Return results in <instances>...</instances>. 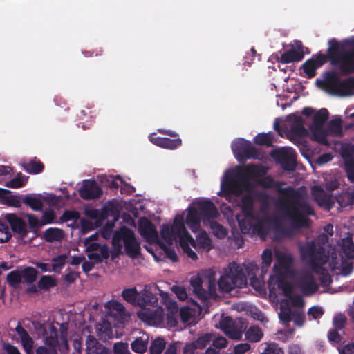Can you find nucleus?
Masks as SVG:
<instances>
[{"instance_id":"nucleus-38","label":"nucleus","mask_w":354,"mask_h":354,"mask_svg":"<svg viewBox=\"0 0 354 354\" xmlns=\"http://www.w3.org/2000/svg\"><path fill=\"white\" fill-rule=\"evenodd\" d=\"M335 199L342 207L351 205L354 203V192H343Z\"/></svg>"},{"instance_id":"nucleus-26","label":"nucleus","mask_w":354,"mask_h":354,"mask_svg":"<svg viewBox=\"0 0 354 354\" xmlns=\"http://www.w3.org/2000/svg\"><path fill=\"white\" fill-rule=\"evenodd\" d=\"M292 118L288 136L301 138L308 136V131L304 127V120L302 117L293 116Z\"/></svg>"},{"instance_id":"nucleus-63","label":"nucleus","mask_w":354,"mask_h":354,"mask_svg":"<svg viewBox=\"0 0 354 354\" xmlns=\"http://www.w3.org/2000/svg\"><path fill=\"white\" fill-rule=\"evenodd\" d=\"M245 270L249 277H250L251 281L255 278V271L258 270L257 264L253 262L244 264Z\"/></svg>"},{"instance_id":"nucleus-23","label":"nucleus","mask_w":354,"mask_h":354,"mask_svg":"<svg viewBox=\"0 0 354 354\" xmlns=\"http://www.w3.org/2000/svg\"><path fill=\"white\" fill-rule=\"evenodd\" d=\"M212 335L210 333L203 334L192 342L186 344L183 348V353L194 354L196 350L205 348L212 340Z\"/></svg>"},{"instance_id":"nucleus-61","label":"nucleus","mask_w":354,"mask_h":354,"mask_svg":"<svg viewBox=\"0 0 354 354\" xmlns=\"http://www.w3.org/2000/svg\"><path fill=\"white\" fill-rule=\"evenodd\" d=\"M346 318L343 315H338L333 319V325L335 329L342 330L346 324Z\"/></svg>"},{"instance_id":"nucleus-7","label":"nucleus","mask_w":354,"mask_h":354,"mask_svg":"<svg viewBox=\"0 0 354 354\" xmlns=\"http://www.w3.org/2000/svg\"><path fill=\"white\" fill-rule=\"evenodd\" d=\"M247 279L239 264L232 262L228 266V268L218 281L219 290L223 292H230L236 288H243L246 285Z\"/></svg>"},{"instance_id":"nucleus-2","label":"nucleus","mask_w":354,"mask_h":354,"mask_svg":"<svg viewBox=\"0 0 354 354\" xmlns=\"http://www.w3.org/2000/svg\"><path fill=\"white\" fill-rule=\"evenodd\" d=\"M301 257L311 268L312 271L319 275L321 286L327 287L332 283V279L328 271L323 268L329 259L326 248L315 241L307 242L300 249Z\"/></svg>"},{"instance_id":"nucleus-60","label":"nucleus","mask_w":354,"mask_h":354,"mask_svg":"<svg viewBox=\"0 0 354 354\" xmlns=\"http://www.w3.org/2000/svg\"><path fill=\"white\" fill-rule=\"evenodd\" d=\"M55 217V213L53 210L46 211L41 218L42 225L53 223Z\"/></svg>"},{"instance_id":"nucleus-17","label":"nucleus","mask_w":354,"mask_h":354,"mask_svg":"<svg viewBox=\"0 0 354 354\" xmlns=\"http://www.w3.org/2000/svg\"><path fill=\"white\" fill-rule=\"evenodd\" d=\"M138 232L149 242L155 241L158 238L155 225L145 217H142L139 220Z\"/></svg>"},{"instance_id":"nucleus-57","label":"nucleus","mask_w":354,"mask_h":354,"mask_svg":"<svg viewBox=\"0 0 354 354\" xmlns=\"http://www.w3.org/2000/svg\"><path fill=\"white\" fill-rule=\"evenodd\" d=\"M262 268H268L272 261V253L270 249H265L261 254Z\"/></svg>"},{"instance_id":"nucleus-8","label":"nucleus","mask_w":354,"mask_h":354,"mask_svg":"<svg viewBox=\"0 0 354 354\" xmlns=\"http://www.w3.org/2000/svg\"><path fill=\"white\" fill-rule=\"evenodd\" d=\"M323 84L328 93L341 97L351 95L354 90V77L341 80L335 73H329Z\"/></svg>"},{"instance_id":"nucleus-12","label":"nucleus","mask_w":354,"mask_h":354,"mask_svg":"<svg viewBox=\"0 0 354 354\" xmlns=\"http://www.w3.org/2000/svg\"><path fill=\"white\" fill-rule=\"evenodd\" d=\"M232 149L236 156L245 158L258 159L260 153L250 142L243 138L234 140L232 144Z\"/></svg>"},{"instance_id":"nucleus-5","label":"nucleus","mask_w":354,"mask_h":354,"mask_svg":"<svg viewBox=\"0 0 354 354\" xmlns=\"http://www.w3.org/2000/svg\"><path fill=\"white\" fill-rule=\"evenodd\" d=\"M137 304L142 308L138 313L142 320L153 324H160L163 321V309L157 306L158 299L151 292L140 295Z\"/></svg>"},{"instance_id":"nucleus-28","label":"nucleus","mask_w":354,"mask_h":354,"mask_svg":"<svg viewBox=\"0 0 354 354\" xmlns=\"http://www.w3.org/2000/svg\"><path fill=\"white\" fill-rule=\"evenodd\" d=\"M15 330L19 336L21 344L26 353L34 354L32 350L34 342L28 332L21 326L20 322H18Z\"/></svg>"},{"instance_id":"nucleus-25","label":"nucleus","mask_w":354,"mask_h":354,"mask_svg":"<svg viewBox=\"0 0 354 354\" xmlns=\"http://www.w3.org/2000/svg\"><path fill=\"white\" fill-rule=\"evenodd\" d=\"M241 211L244 215L243 221H248L250 218H256L257 214L254 212V201L253 197L250 194L242 196L241 200Z\"/></svg>"},{"instance_id":"nucleus-56","label":"nucleus","mask_w":354,"mask_h":354,"mask_svg":"<svg viewBox=\"0 0 354 354\" xmlns=\"http://www.w3.org/2000/svg\"><path fill=\"white\" fill-rule=\"evenodd\" d=\"M79 217L80 214L78 212L75 210H66L60 216L59 219L61 222H67L72 220L76 221Z\"/></svg>"},{"instance_id":"nucleus-58","label":"nucleus","mask_w":354,"mask_h":354,"mask_svg":"<svg viewBox=\"0 0 354 354\" xmlns=\"http://www.w3.org/2000/svg\"><path fill=\"white\" fill-rule=\"evenodd\" d=\"M113 351L115 354H129V346L127 343L118 342L114 344Z\"/></svg>"},{"instance_id":"nucleus-62","label":"nucleus","mask_w":354,"mask_h":354,"mask_svg":"<svg viewBox=\"0 0 354 354\" xmlns=\"http://www.w3.org/2000/svg\"><path fill=\"white\" fill-rule=\"evenodd\" d=\"M308 314L317 319L324 315V310L318 306H314L308 309Z\"/></svg>"},{"instance_id":"nucleus-29","label":"nucleus","mask_w":354,"mask_h":354,"mask_svg":"<svg viewBox=\"0 0 354 354\" xmlns=\"http://www.w3.org/2000/svg\"><path fill=\"white\" fill-rule=\"evenodd\" d=\"M24 170L30 174H38L44 170V163L36 157L21 163Z\"/></svg>"},{"instance_id":"nucleus-59","label":"nucleus","mask_w":354,"mask_h":354,"mask_svg":"<svg viewBox=\"0 0 354 354\" xmlns=\"http://www.w3.org/2000/svg\"><path fill=\"white\" fill-rule=\"evenodd\" d=\"M172 290L180 300L185 301L188 299L187 293L183 287L174 286Z\"/></svg>"},{"instance_id":"nucleus-35","label":"nucleus","mask_w":354,"mask_h":354,"mask_svg":"<svg viewBox=\"0 0 354 354\" xmlns=\"http://www.w3.org/2000/svg\"><path fill=\"white\" fill-rule=\"evenodd\" d=\"M328 111L322 108L317 111L313 117V124L310 127H322L325 122L328 119Z\"/></svg>"},{"instance_id":"nucleus-41","label":"nucleus","mask_w":354,"mask_h":354,"mask_svg":"<svg viewBox=\"0 0 354 354\" xmlns=\"http://www.w3.org/2000/svg\"><path fill=\"white\" fill-rule=\"evenodd\" d=\"M121 295L128 303L135 304L138 301L140 294L138 292L137 290L133 288L123 290Z\"/></svg>"},{"instance_id":"nucleus-43","label":"nucleus","mask_w":354,"mask_h":354,"mask_svg":"<svg viewBox=\"0 0 354 354\" xmlns=\"http://www.w3.org/2000/svg\"><path fill=\"white\" fill-rule=\"evenodd\" d=\"M56 286V279L49 275L42 276L38 281V288L41 290H49Z\"/></svg>"},{"instance_id":"nucleus-21","label":"nucleus","mask_w":354,"mask_h":354,"mask_svg":"<svg viewBox=\"0 0 354 354\" xmlns=\"http://www.w3.org/2000/svg\"><path fill=\"white\" fill-rule=\"evenodd\" d=\"M5 218L11 227L13 232L19 235L21 239H24L28 234L27 225L26 222L15 214H7Z\"/></svg>"},{"instance_id":"nucleus-44","label":"nucleus","mask_w":354,"mask_h":354,"mask_svg":"<svg viewBox=\"0 0 354 354\" xmlns=\"http://www.w3.org/2000/svg\"><path fill=\"white\" fill-rule=\"evenodd\" d=\"M21 272L22 279L27 283L31 284L37 279L38 272L32 267H26Z\"/></svg>"},{"instance_id":"nucleus-22","label":"nucleus","mask_w":354,"mask_h":354,"mask_svg":"<svg viewBox=\"0 0 354 354\" xmlns=\"http://www.w3.org/2000/svg\"><path fill=\"white\" fill-rule=\"evenodd\" d=\"M149 139L153 145L170 150L176 149L182 145V140L179 138L174 139L162 138L157 136L155 133H151L149 136Z\"/></svg>"},{"instance_id":"nucleus-10","label":"nucleus","mask_w":354,"mask_h":354,"mask_svg":"<svg viewBox=\"0 0 354 354\" xmlns=\"http://www.w3.org/2000/svg\"><path fill=\"white\" fill-rule=\"evenodd\" d=\"M248 327V322L243 318L233 319L230 316L223 317L219 322V328L230 339L240 340Z\"/></svg>"},{"instance_id":"nucleus-6","label":"nucleus","mask_w":354,"mask_h":354,"mask_svg":"<svg viewBox=\"0 0 354 354\" xmlns=\"http://www.w3.org/2000/svg\"><path fill=\"white\" fill-rule=\"evenodd\" d=\"M122 241L124 245L125 252L129 257L136 258L140 254V243L137 241L133 231L126 226L121 227L114 232L113 236L112 244L118 252H121L122 248Z\"/></svg>"},{"instance_id":"nucleus-14","label":"nucleus","mask_w":354,"mask_h":354,"mask_svg":"<svg viewBox=\"0 0 354 354\" xmlns=\"http://www.w3.org/2000/svg\"><path fill=\"white\" fill-rule=\"evenodd\" d=\"M194 204L201 215L204 223L210 222V221L214 220L219 216L217 208L209 199L199 200Z\"/></svg>"},{"instance_id":"nucleus-46","label":"nucleus","mask_w":354,"mask_h":354,"mask_svg":"<svg viewBox=\"0 0 354 354\" xmlns=\"http://www.w3.org/2000/svg\"><path fill=\"white\" fill-rule=\"evenodd\" d=\"M214 235L218 238H224L227 234V230L221 224L213 220L208 222Z\"/></svg>"},{"instance_id":"nucleus-19","label":"nucleus","mask_w":354,"mask_h":354,"mask_svg":"<svg viewBox=\"0 0 354 354\" xmlns=\"http://www.w3.org/2000/svg\"><path fill=\"white\" fill-rule=\"evenodd\" d=\"M304 57V46L301 41L296 42V48H292L284 52L279 58V62L282 64H289L292 62H298Z\"/></svg>"},{"instance_id":"nucleus-13","label":"nucleus","mask_w":354,"mask_h":354,"mask_svg":"<svg viewBox=\"0 0 354 354\" xmlns=\"http://www.w3.org/2000/svg\"><path fill=\"white\" fill-rule=\"evenodd\" d=\"M296 286L306 297L314 295L319 288L313 274L309 272L301 274L297 278Z\"/></svg>"},{"instance_id":"nucleus-20","label":"nucleus","mask_w":354,"mask_h":354,"mask_svg":"<svg viewBox=\"0 0 354 354\" xmlns=\"http://www.w3.org/2000/svg\"><path fill=\"white\" fill-rule=\"evenodd\" d=\"M108 315L117 322L123 324L127 319V313L124 306L120 302L111 300L106 304Z\"/></svg>"},{"instance_id":"nucleus-49","label":"nucleus","mask_w":354,"mask_h":354,"mask_svg":"<svg viewBox=\"0 0 354 354\" xmlns=\"http://www.w3.org/2000/svg\"><path fill=\"white\" fill-rule=\"evenodd\" d=\"M6 279L11 287L16 288L21 282V272L18 270L12 271L8 274Z\"/></svg>"},{"instance_id":"nucleus-24","label":"nucleus","mask_w":354,"mask_h":354,"mask_svg":"<svg viewBox=\"0 0 354 354\" xmlns=\"http://www.w3.org/2000/svg\"><path fill=\"white\" fill-rule=\"evenodd\" d=\"M310 59L313 61L314 64L317 68L323 66L328 60L332 66L338 68L341 75H348L346 71H344L342 64L340 62H333V58L329 52V47L327 49L326 55L319 53L317 54L313 55Z\"/></svg>"},{"instance_id":"nucleus-64","label":"nucleus","mask_w":354,"mask_h":354,"mask_svg":"<svg viewBox=\"0 0 354 354\" xmlns=\"http://www.w3.org/2000/svg\"><path fill=\"white\" fill-rule=\"evenodd\" d=\"M292 319L294 323L298 326H302L305 322V315L303 313L298 311L292 312Z\"/></svg>"},{"instance_id":"nucleus-51","label":"nucleus","mask_w":354,"mask_h":354,"mask_svg":"<svg viewBox=\"0 0 354 354\" xmlns=\"http://www.w3.org/2000/svg\"><path fill=\"white\" fill-rule=\"evenodd\" d=\"M12 237V234L8 224L0 221V243L8 242Z\"/></svg>"},{"instance_id":"nucleus-53","label":"nucleus","mask_w":354,"mask_h":354,"mask_svg":"<svg viewBox=\"0 0 354 354\" xmlns=\"http://www.w3.org/2000/svg\"><path fill=\"white\" fill-rule=\"evenodd\" d=\"M345 171L348 181L354 183V159L353 158L345 160Z\"/></svg>"},{"instance_id":"nucleus-48","label":"nucleus","mask_w":354,"mask_h":354,"mask_svg":"<svg viewBox=\"0 0 354 354\" xmlns=\"http://www.w3.org/2000/svg\"><path fill=\"white\" fill-rule=\"evenodd\" d=\"M165 348V342L162 338H156L153 340L149 347L151 354H160Z\"/></svg>"},{"instance_id":"nucleus-9","label":"nucleus","mask_w":354,"mask_h":354,"mask_svg":"<svg viewBox=\"0 0 354 354\" xmlns=\"http://www.w3.org/2000/svg\"><path fill=\"white\" fill-rule=\"evenodd\" d=\"M239 225L243 233L252 232L259 236L262 240H266L271 230V221L268 218H260L259 215L256 218L239 221Z\"/></svg>"},{"instance_id":"nucleus-3","label":"nucleus","mask_w":354,"mask_h":354,"mask_svg":"<svg viewBox=\"0 0 354 354\" xmlns=\"http://www.w3.org/2000/svg\"><path fill=\"white\" fill-rule=\"evenodd\" d=\"M266 170L259 165L249 164L237 169L235 176H227L222 182L221 190L227 194L239 196L243 192V186L249 187L252 177H259L266 174Z\"/></svg>"},{"instance_id":"nucleus-40","label":"nucleus","mask_w":354,"mask_h":354,"mask_svg":"<svg viewBox=\"0 0 354 354\" xmlns=\"http://www.w3.org/2000/svg\"><path fill=\"white\" fill-rule=\"evenodd\" d=\"M341 250L348 259L354 258V243L352 238L346 237L342 239Z\"/></svg>"},{"instance_id":"nucleus-52","label":"nucleus","mask_w":354,"mask_h":354,"mask_svg":"<svg viewBox=\"0 0 354 354\" xmlns=\"http://www.w3.org/2000/svg\"><path fill=\"white\" fill-rule=\"evenodd\" d=\"M292 312L290 307L281 306L279 317L284 324L288 325L290 322L292 320Z\"/></svg>"},{"instance_id":"nucleus-27","label":"nucleus","mask_w":354,"mask_h":354,"mask_svg":"<svg viewBox=\"0 0 354 354\" xmlns=\"http://www.w3.org/2000/svg\"><path fill=\"white\" fill-rule=\"evenodd\" d=\"M201 220H203L201 215L195 207L187 208L185 223L193 232H196L200 229Z\"/></svg>"},{"instance_id":"nucleus-45","label":"nucleus","mask_w":354,"mask_h":354,"mask_svg":"<svg viewBox=\"0 0 354 354\" xmlns=\"http://www.w3.org/2000/svg\"><path fill=\"white\" fill-rule=\"evenodd\" d=\"M40 328L42 330V335L46 336L44 341L45 344L49 346V349L56 352V348L59 343L58 338L53 336H48V331L44 324H40Z\"/></svg>"},{"instance_id":"nucleus-32","label":"nucleus","mask_w":354,"mask_h":354,"mask_svg":"<svg viewBox=\"0 0 354 354\" xmlns=\"http://www.w3.org/2000/svg\"><path fill=\"white\" fill-rule=\"evenodd\" d=\"M64 236V230L60 228L49 227L44 232V239L48 243L61 241Z\"/></svg>"},{"instance_id":"nucleus-15","label":"nucleus","mask_w":354,"mask_h":354,"mask_svg":"<svg viewBox=\"0 0 354 354\" xmlns=\"http://www.w3.org/2000/svg\"><path fill=\"white\" fill-rule=\"evenodd\" d=\"M173 234L176 239L178 238L180 243L187 241L192 245L195 246V241L189 234L185 226V220L183 215H177L174 221V224L171 226Z\"/></svg>"},{"instance_id":"nucleus-50","label":"nucleus","mask_w":354,"mask_h":354,"mask_svg":"<svg viewBox=\"0 0 354 354\" xmlns=\"http://www.w3.org/2000/svg\"><path fill=\"white\" fill-rule=\"evenodd\" d=\"M302 68L308 78H313L316 75V70L318 68L311 59L306 60L302 64Z\"/></svg>"},{"instance_id":"nucleus-34","label":"nucleus","mask_w":354,"mask_h":354,"mask_svg":"<svg viewBox=\"0 0 354 354\" xmlns=\"http://www.w3.org/2000/svg\"><path fill=\"white\" fill-rule=\"evenodd\" d=\"M244 332L245 339L250 342H259L263 336L262 330L257 326H250Z\"/></svg>"},{"instance_id":"nucleus-11","label":"nucleus","mask_w":354,"mask_h":354,"mask_svg":"<svg viewBox=\"0 0 354 354\" xmlns=\"http://www.w3.org/2000/svg\"><path fill=\"white\" fill-rule=\"evenodd\" d=\"M271 156L286 171H294L296 168V155L292 149L281 148L273 150Z\"/></svg>"},{"instance_id":"nucleus-37","label":"nucleus","mask_w":354,"mask_h":354,"mask_svg":"<svg viewBox=\"0 0 354 354\" xmlns=\"http://www.w3.org/2000/svg\"><path fill=\"white\" fill-rule=\"evenodd\" d=\"M148 336L142 335L136 338L131 344L132 350L138 353H145L148 347Z\"/></svg>"},{"instance_id":"nucleus-33","label":"nucleus","mask_w":354,"mask_h":354,"mask_svg":"<svg viewBox=\"0 0 354 354\" xmlns=\"http://www.w3.org/2000/svg\"><path fill=\"white\" fill-rule=\"evenodd\" d=\"M23 203L30 207L32 210L39 212L41 211L44 207V204L41 200L37 198L33 194H29L26 195L22 199Z\"/></svg>"},{"instance_id":"nucleus-30","label":"nucleus","mask_w":354,"mask_h":354,"mask_svg":"<svg viewBox=\"0 0 354 354\" xmlns=\"http://www.w3.org/2000/svg\"><path fill=\"white\" fill-rule=\"evenodd\" d=\"M203 280L199 276H194L191 277L190 284L193 288L195 295L202 301L207 300V292L203 288Z\"/></svg>"},{"instance_id":"nucleus-55","label":"nucleus","mask_w":354,"mask_h":354,"mask_svg":"<svg viewBox=\"0 0 354 354\" xmlns=\"http://www.w3.org/2000/svg\"><path fill=\"white\" fill-rule=\"evenodd\" d=\"M197 242L202 248L205 249L207 251L210 250L212 248V241L205 232L198 237Z\"/></svg>"},{"instance_id":"nucleus-54","label":"nucleus","mask_w":354,"mask_h":354,"mask_svg":"<svg viewBox=\"0 0 354 354\" xmlns=\"http://www.w3.org/2000/svg\"><path fill=\"white\" fill-rule=\"evenodd\" d=\"M162 238L167 243L176 240L175 236L173 234L171 227L168 225H162L160 231Z\"/></svg>"},{"instance_id":"nucleus-47","label":"nucleus","mask_w":354,"mask_h":354,"mask_svg":"<svg viewBox=\"0 0 354 354\" xmlns=\"http://www.w3.org/2000/svg\"><path fill=\"white\" fill-rule=\"evenodd\" d=\"M67 256L66 254H60L52 259V270L53 272L59 273L65 265Z\"/></svg>"},{"instance_id":"nucleus-18","label":"nucleus","mask_w":354,"mask_h":354,"mask_svg":"<svg viewBox=\"0 0 354 354\" xmlns=\"http://www.w3.org/2000/svg\"><path fill=\"white\" fill-rule=\"evenodd\" d=\"M311 194L319 206L324 207L328 209H331L334 206L335 199L333 196L325 192L321 186H313Z\"/></svg>"},{"instance_id":"nucleus-16","label":"nucleus","mask_w":354,"mask_h":354,"mask_svg":"<svg viewBox=\"0 0 354 354\" xmlns=\"http://www.w3.org/2000/svg\"><path fill=\"white\" fill-rule=\"evenodd\" d=\"M78 192L84 200H93L102 194V189L95 180H84Z\"/></svg>"},{"instance_id":"nucleus-39","label":"nucleus","mask_w":354,"mask_h":354,"mask_svg":"<svg viewBox=\"0 0 354 354\" xmlns=\"http://www.w3.org/2000/svg\"><path fill=\"white\" fill-rule=\"evenodd\" d=\"M274 136L272 133H258L254 140V143L261 146L272 147Z\"/></svg>"},{"instance_id":"nucleus-31","label":"nucleus","mask_w":354,"mask_h":354,"mask_svg":"<svg viewBox=\"0 0 354 354\" xmlns=\"http://www.w3.org/2000/svg\"><path fill=\"white\" fill-rule=\"evenodd\" d=\"M276 261L273 270L275 272H278V266L283 270L288 269L292 263V258L290 255L286 254L281 252H276Z\"/></svg>"},{"instance_id":"nucleus-36","label":"nucleus","mask_w":354,"mask_h":354,"mask_svg":"<svg viewBox=\"0 0 354 354\" xmlns=\"http://www.w3.org/2000/svg\"><path fill=\"white\" fill-rule=\"evenodd\" d=\"M312 136L311 139L324 145H328L327 133L322 127H310Z\"/></svg>"},{"instance_id":"nucleus-1","label":"nucleus","mask_w":354,"mask_h":354,"mask_svg":"<svg viewBox=\"0 0 354 354\" xmlns=\"http://www.w3.org/2000/svg\"><path fill=\"white\" fill-rule=\"evenodd\" d=\"M258 185L265 189H276L280 194L277 206L282 214L296 228L309 226L308 216H314L315 211L308 199L298 189L292 186L283 188L284 181H276L272 176H266L258 180Z\"/></svg>"},{"instance_id":"nucleus-4","label":"nucleus","mask_w":354,"mask_h":354,"mask_svg":"<svg viewBox=\"0 0 354 354\" xmlns=\"http://www.w3.org/2000/svg\"><path fill=\"white\" fill-rule=\"evenodd\" d=\"M328 44L333 62H340L348 75L354 73V38L342 42L333 38Z\"/></svg>"},{"instance_id":"nucleus-42","label":"nucleus","mask_w":354,"mask_h":354,"mask_svg":"<svg viewBox=\"0 0 354 354\" xmlns=\"http://www.w3.org/2000/svg\"><path fill=\"white\" fill-rule=\"evenodd\" d=\"M28 178L21 173H18L14 178L6 183V186L14 189L22 187L26 184Z\"/></svg>"}]
</instances>
